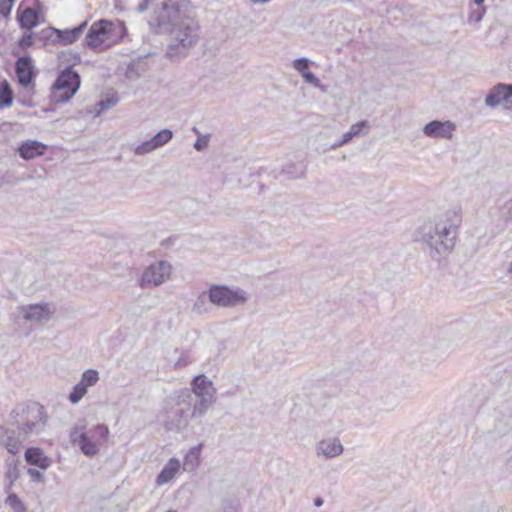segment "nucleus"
<instances>
[{
    "label": "nucleus",
    "mask_w": 512,
    "mask_h": 512,
    "mask_svg": "<svg viewBox=\"0 0 512 512\" xmlns=\"http://www.w3.org/2000/svg\"><path fill=\"white\" fill-rule=\"evenodd\" d=\"M39 13L33 8H26L17 16V21L21 28L32 29L38 24Z\"/></svg>",
    "instance_id": "412c9836"
},
{
    "label": "nucleus",
    "mask_w": 512,
    "mask_h": 512,
    "mask_svg": "<svg viewBox=\"0 0 512 512\" xmlns=\"http://www.w3.org/2000/svg\"><path fill=\"white\" fill-rule=\"evenodd\" d=\"M158 27L171 35L166 55L177 59L187 55L199 38V24L183 13L177 4L163 3L157 15Z\"/></svg>",
    "instance_id": "f257e3e1"
},
{
    "label": "nucleus",
    "mask_w": 512,
    "mask_h": 512,
    "mask_svg": "<svg viewBox=\"0 0 512 512\" xmlns=\"http://www.w3.org/2000/svg\"><path fill=\"white\" fill-rule=\"evenodd\" d=\"M216 389L213 382L205 374L195 376L191 381V389L179 391L176 404L193 405L192 415H205L208 408L216 401Z\"/></svg>",
    "instance_id": "7ed1b4c3"
},
{
    "label": "nucleus",
    "mask_w": 512,
    "mask_h": 512,
    "mask_svg": "<svg viewBox=\"0 0 512 512\" xmlns=\"http://www.w3.org/2000/svg\"><path fill=\"white\" fill-rule=\"evenodd\" d=\"M15 73L18 83L22 87L32 85L36 77L32 58L28 55L19 57L15 62Z\"/></svg>",
    "instance_id": "9b49d317"
},
{
    "label": "nucleus",
    "mask_w": 512,
    "mask_h": 512,
    "mask_svg": "<svg viewBox=\"0 0 512 512\" xmlns=\"http://www.w3.org/2000/svg\"><path fill=\"white\" fill-rule=\"evenodd\" d=\"M156 149H157V147L153 143L152 139H149V140L144 141L141 144H139L135 148L134 152L136 155H145V154H148Z\"/></svg>",
    "instance_id": "c756f323"
},
{
    "label": "nucleus",
    "mask_w": 512,
    "mask_h": 512,
    "mask_svg": "<svg viewBox=\"0 0 512 512\" xmlns=\"http://www.w3.org/2000/svg\"><path fill=\"white\" fill-rule=\"evenodd\" d=\"M99 380V373L95 369H87L82 374L80 383L84 385L86 388L93 386Z\"/></svg>",
    "instance_id": "bb28decb"
},
{
    "label": "nucleus",
    "mask_w": 512,
    "mask_h": 512,
    "mask_svg": "<svg viewBox=\"0 0 512 512\" xmlns=\"http://www.w3.org/2000/svg\"><path fill=\"white\" fill-rule=\"evenodd\" d=\"M323 503H324V500H323V498H322V497H316V498L314 499V505H315L316 507H320V506H322V505H323Z\"/></svg>",
    "instance_id": "49530a36"
},
{
    "label": "nucleus",
    "mask_w": 512,
    "mask_h": 512,
    "mask_svg": "<svg viewBox=\"0 0 512 512\" xmlns=\"http://www.w3.org/2000/svg\"><path fill=\"white\" fill-rule=\"evenodd\" d=\"M458 226H421L418 234V241L422 244V249L433 260L439 261L440 255L453 249L456 240Z\"/></svg>",
    "instance_id": "20e7f679"
},
{
    "label": "nucleus",
    "mask_w": 512,
    "mask_h": 512,
    "mask_svg": "<svg viewBox=\"0 0 512 512\" xmlns=\"http://www.w3.org/2000/svg\"><path fill=\"white\" fill-rule=\"evenodd\" d=\"M173 244V239L171 237L167 238V239H164L162 242H161V245L164 246V247H168L170 245Z\"/></svg>",
    "instance_id": "c03bdc74"
},
{
    "label": "nucleus",
    "mask_w": 512,
    "mask_h": 512,
    "mask_svg": "<svg viewBox=\"0 0 512 512\" xmlns=\"http://www.w3.org/2000/svg\"><path fill=\"white\" fill-rule=\"evenodd\" d=\"M397 403L396 402H393L391 403V407L387 408V409H379V411H391L394 409V407H396Z\"/></svg>",
    "instance_id": "09e8293b"
},
{
    "label": "nucleus",
    "mask_w": 512,
    "mask_h": 512,
    "mask_svg": "<svg viewBox=\"0 0 512 512\" xmlns=\"http://www.w3.org/2000/svg\"><path fill=\"white\" fill-rule=\"evenodd\" d=\"M5 478L14 482L19 478V470L16 464H8V469L5 473Z\"/></svg>",
    "instance_id": "72a5a7b5"
},
{
    "label": "nucleus",
    "mask_w": 512,
    "mask_h": 512,
    "mask_svg": "<svg viewBox=\"0 0 512 512\" xmlns=\"http://www.w3.org/2000/svg\"><path fill=\"white\" fill-rule=\"evenodd\" d=\"M507 272L512 277V262L509 264Z\"/></svg>",
    "instance_id": "8fccbe9b"
},
{
    "label": "nucleus",
    "mask_w": 512,
    "mask_h": 512,
    "mask_svg": "<svg viewBox=\"0 0 512 512\" xmlns=\"http://www.w3.org/2000/svg\"><path fill=\"white\" fill-rule=\"evenodd\" d=\"M172 266L165 260L157 261L148 266L141 277L143 285L153 284L159 286L169 277Z\"/></svg>",
    "instance_id": "9d476101"
},
{
    "label": "nucleus",
    "mask_w": 512,
    "mask_h": 512,
    "mask_svg": "<svg viewBox=\"0 0 512 512\" xmlns=\"http://www.w3.org/2000/svg\"><path fill=\"white\" fill-rule=\"evenodd\" d=\"M181 467L180 461L172 457L168 460V462L163 466L161 471L156 476V484L161 486L170 482L179 471Z\"/></svg>",
    "instance_id": "6ab92c4d"
},
{
    "label": "nucleus",
    "mask_w": 512,
    "mask_h": 512,
    "mask_svg": "<svg viewBox=\"0 0 512 512\" xmlns=\"http://www.w3.org/2000/svg\"><path fill=\"white\" fill-rule=\"evenodd\" d=\"M57 33H58L57 28L47 27V28H44L40 34L43 39L53 41L54 39H52V38L55 36V39H56Z\"/></svg>",
    "instance_id": "e433bc0d"
},
{
    "label": "nucleus",
    "mask_w": 512,
    "mask_h": 512,
    "mask_svg": "<svg viewBox=\"0 0 512 512\" xmlns=\"http://www.w3.org/2000/svg\"><path fill=\"white\" fill-rule=\"evenodd\" d=\"M22 317L25 321L41 322L49 320L53 311L50 309L48 303L30 304L26 307H21Z\"/></svg>",
    "instance_id": "ddd939ff"
},
{
    "label": "nucleus",
    "mask_w": 512,
    "mask_h": 512,
    "mask_svg": "<svg viewBox=\"0 0 512 512\" xmlns=\"http://www.w3.org/2000/svg\"><path fill=\"white\" fill-rule=\"evenodd\" d=\"M118 103V98L116 96L107 97L98 101L94 106V112L96 116L101 115L103 112L111 109Z\"/></svg>",
    "instance_id": "b1692460"
},
{
    "label": "nucleus",
    "mask_w": 512,
    "mask_h": 512,
    "mask_svg": "<svg viewBox=\"0 0 512 512\" xmlns=\"http://www.w3.org/2000/svg\"><path fill=\"white\" fill-rule=\"evenodd\" d=\"M455 128V124L451 121L442 122L434 120L424 126L423 132L426 136L431 138L450 139L453 135V132L455 131Z\"/></svg>",
    "instance_id": "f8f14e48"
},
{
    "label": "nucleus",
    "mask_w": 512,
    "mask_h": 512,
    "mask_svg": "<svg viewBox=\"0 0 512 512\" xmlns=\"http://www.w3.org/2000/svg\"><path fill=\"white\" fill-rule=\"evenodd\" d=\"M27 405L29 406L28 417L31 428H33V434H39L44 430L48 420L45 407L35 401L27 402Z\"/></svg>",
    "instance_id": "4468645a"
},
{
    "label": "nucleus",
    "mask_w": 512,
    "mask_h": 512,
    "mask_svg": "<svg viewBox=\"0 0 512 512\" xmlns=\"http://www.w3.org/2000/svg\"><path fill=\"white\" fill-rule=\"evenodd\" d=\"M5 504L8 505L14 512L27 511L24 502L19 498V496L16 493H9L5 499Z\"/></svg>",
    "instance_id": "393cba45"
},
{
    "label": "nucleus",
    "mask_w": 512,
    "mask_h": 512,
    "mask_svg": "<svg viewBox=\"0 0 512 512\" xmlns=\"http://www.w3.org/2000/svg\"><path fill=\"white\" fill-rule=\"evenodd\" d=\"M369 122L367 120H362L353 124L349 131L343 134L342 143H349L354 137L360 136L363 128H368Z\"/></svg>",
    "instance_id": "5701e85b"
},
{
    "label": "nucleus",
    "mask_w": 512,
    "mask_h": 512,
    "mask_svg": "<svg viewBox=\"0 0 512 512\" xmlns=\"http://www.w3.org/2000/svg\"><path fill=\"white\" fill-rule=\"evenodd\" d=\"M485 0H473L475 4H484Z\"/></svg>",
    "instance_id": "603ef678"
},
{
    "label": "nucleus",
    "mask_w": 512,
    "mask_h": 512,
    "mask_svg": "<svg viewBox=\"0 0 512 512\" xmlns=\"http://www.w3.org/2000/svg\"><path fill=\"white\" fill-rule=\"evenodd\" d=\"M345 144H346V143H342V138H341V139H339L338 141H336V142H334L333 144H331L330 149L335 150V149H337V148H339V147H341V146H343V145H345Z\"/></svg>",
    "instance_id": "37998d69"
},
{
    "label": "nucleus",
    "mask_w": 512,
    "mask_h": 512,
    "mask_svg": "<svg viewBox=\"0 0 512 512\" xmlns=\"http://www.w3.org/2000/svg\"><path fill=\"white\" fill-rule=\"evenodd\" d=\"M187 363L186 361L182 360L181 358L177 361L176 367H182L185 366Z\"/></svg>",
    "instance_id": "de8ad7c7"
},
{
    "label": "nucleus",
    "mask_w": 512,
    "mask_h": 512,
    "mask_svg": "<svg viewBox=\"0 0 512 512\" xmlns=\"http://www.w3.org/2000/svg\"><path fill=\"white\" fill-rule=\"evenodd\" d=\"M13 485H14V481H10V480H9V482L5 485V492L7 493V495H8L9 493H12V492H11V489H12Z\"/></svg>",
    "instance_id": "a18cd8bd"
},
{
    "label": "nucleus",
    "mask_w": 512,
    "mask_h": 512,
    "mask_svg": "<svg viewBox=\"0 0 512 512\" xmlns=\"http://www.w3.org/2000/svg\"><path fill=\"white\" fill-rule=\"evenodd\" d=\"M113 26V22L104 19L93 23L85 37L86 46L92 50L100 48L108 40Z\"/></svg>",
    "instance_id": "1a4fd4ad"
},
{
    "label": "nucleus",
    "mask_w": 512,
    "mask_h": 512,
    "mask_svg": "<svg viewBox=\"0 0 512 512\" xmlns=\"http://www.w3.org/2000/svg\"><path fill=\"white\" fill-rule=\"evenodd\" d=\"M208 141H209L208 136L199 137L197 139V141L194 143V148L197 151H201V150L205 149L208 146Z\"/></svg>",
    "instance_id": "4c0bfd02"
},
{
    "label": "nucleus",
    "mask_w": 512,
    "mask_h": 512,
    "mask_svg": "<svg viewBox=\"0 0 512 512\" xmlns=\"http://www.w3.org/2000/svg\"><path fill=\"white\" fill-rule=\"evenodd\" d=\"M10 424L14 428L0 427V443L7 451L16 455L20 451L22 442L31 434L29 406L26 403L16 405L10 412Z\"/></svg>",
    "instance_id": "f03ea898"
},
{
    "label": "nucleus",
    "mask_w": 512,
    "mask_h": 512,
    "mask_svg": "<svg viewBox=\"0 0 512 512\" xmlns=\"http://www.w3.org/2000/svg\"><path fill=\"white\" fill-rule=\"evenodd\" d=\"M86 393L87 388L79 382L73 386L68 399L72 404H77Z\"/></svg>",
    "instance_id": "cd10ccee"
},
{
    "label": "nucleus",
    "mask_w": 512,
    "mask_h": 512,
    "mask_svg": "<svg viewBox=\"0 0 512 512\" xmlns=\"http://www.w3.org/2000/svg\"><path fill=\"white\" fill-rule=\"evenodd\" d=\"M206 299L217 307L232 308L246 303L248 294L239 287L212 284L198 296L195 306L204 304Z\"/></svg>",
    "instance_id": "423d86ee"
},
{
    "label": "nucleus",
    "mask_w": 512,
    "mask_h": 512,
    "mask_svg": "<svg viewBox=\"0 0 512 512\" xmlns=\"http://www.w3.org/2000/svg\"><path fill=\"white\" fill-rule=\"evenodd\" d=\"M151 0H141L140 4L137 6L136 10L139 13H143L148 9V5Z\"/></svg>",
    "instance_id": "a19ab883"
},
{
    "label": "nucleus",
    "mask_w": 512,
    "mask_h": 512,
    "mask_svg": "<svg viewBox=\"0 0 512 512\" xmlns=\"http://www.w3.org/2000/svg\"><path fill=\"white\" fill-rule=\"evenodd\" d=\"M293 67L303 76L309 71V60L305 57L297 58L293 62Z\"/></svg>",
    "instance_id": "7c9ffc66"
},
{
    "label": "nucleus",
    "mask_w": 512,
    "mask_h": 512,
    "mask_svg": "<svg viewBox=\"0 0 512 512\" xmlns=\"http://www.w3.org/2000/svg\"><path fill=\"white\" fill-rule=\"evenodd\" d=\"M87 26V22L84 21L78 26L72 29L60 30L58 29L57 38L53 42H58L63 45H70L79 39Z\"/></svg>",
    "instance_id": "aec40b11"
},
{
    "label": "nucleus",
    "mask_w": 512,
    "mask_h": 512,
    "mask_svg": "<svg viewBox=\"0 0 512 512\" xmlns=\"http://www.w3.org/2000/svg\"><path fill=\"white\" fill-rule=\"evenodd\" d=\"M343 446L338 438L324 439L318 442L316 451L325 458H334L343 452Z\"/></svg>",
    "instance_id": "a211bd4d"
},
{
    "label": "nucleus",
    "mask_w": 512,
    "mask_h": 512,
    "mask_svg": "<svg viewBox=\"0 0 512 512\" xmlns=\"http://www.w3.org/2000/svg\"><path fill=\"white\" fill-rule=\"evenodd\" d=\"M302 77L304 78L306 83H309L313 87L319 88L322 91H324V88H323V86L321 84V81L311 71H308Z\"/></svg>",
    "instance_id": "473e14b6"
},
{
    "label": "nucleus",
    "mask_w": 512,
    "mask_h": 512,
    "mask_svg": "<svg viewBox=\"0 0 512 512\" xmlns=\"http://www.w3.org/2000/svg\"><path fill=\"white\" fill-rule=\"evenodd\" d=\"M506 212L505 214L509 219H512V199L506 204Z\"/></svg>",
    "instance_id": "79ce46f5"
},
{
    "label": "nucleus",
    "mask_w": 512,
    "mask_h": 512,
    "mask_svg": "<svg viewBox=\"0 0 512 512\" xmlns=\"http://www.w3.org/2000/svg\"><path fill=\"white\" fill-rule=\"evenodd\" d=\"M201 449L202 444H198L197 446L190 448L189 452L185 456V459H187L188 457H194L195 459L198 460L200 457Z\"/></svg>",
    "instance_id": "58836bf2"
},
{
    "label": "nucleus",
    "mask_w": 512,
    "mask_h": 512,
    "mask_svg": "<svg viewBox=\"0 0 512 512\" xmlns=\"http://www.w3.org/2000/svg\"><path fill=\"white\" fill-rule=\"evenodd\" d=\"M177 407L171 408L167 412L166 420H165V428L167 430H175L181 431L185 429L189 420H195L201 418L203 415H192L193 414V405H180Z\"/></svg>",
    "instance_id": "6e6552de"
},
{
    "label": "nucleus",
    "mask_w": 512,
    "mask_h": 512,
    "mask_svg": "<svg viewBox=\"0 0 512 512\" xmlns=\"http://www.w3.org/2000/svg\"><path fill=\"white\" fill-rule=\"evenodd\" d=\"M512 97V84L498 83L493 86L485 98L486 106L495 108Z\"/></svg>",
    "instance_id": "2eb2a0df"
},
{
    "label": "nucleus",
    "mask_w": 512,
    "mask_h": 512,
    "mask_svg": "<svg viewBox=\"0 0 512 512\" xmlns=\"http://www.w3.org/2000/svg\"><path fill=\"white\" fill-rule=\"evenodd\" d=\"M282 172L285 174H290V172L286 171L285 169H282Z\"/></svg>",
    "instance_id": "5fc2aeb1"
},
{
    "label": "nucleus",
    "mask_w": 512,
    "mask_h": 512,
    "mask_svg": "<svg viewBox=\"0 0 512 512\" xmlns=\"http://www.w3.org/2000/svg\"><path fill=\"white\" fill-rule=\"evenodd\" d=\"M14 2V0H0V15L6 19L9 18Z\"/></svg>",
    "instance_id": "2f4dec72"
},
{
    "label": "nucleus",
    "mask_w": 512,
    "mask_h": 512,
    "mask_svg": "<svg viewBox=\"0 0 512 512\" xmlns=\"http://www.w3.org/2000/svg\"><path fill=\"white\" fill-rule=\"evenodd\" d=\"M476 5H477V8L471 9V11L469 13V16H468L469 22L479 23L483 19L484 15L486 13V7L483 4H476Z\"/></svg>",
    "instance_id": "c85d7f7f"
},
{
    "label": "nucleus",
    "mask_w": 512,
    "mask_h": 512,
    "mask_svg": "<svg viewBox=\"0 0 512 512\" xmlns=\"http://www.w3.org/2000/svg\"><path fill=\"white\" fill-rule=\"evenodd\" d=\"M33 45V33H24L22 38L19 40V46L23 49H27Z\"/></svg>",
    "instance_id": "c9c22d12"
},
{
    "label": "nucleus",
    "mask_w": 512,
    "mask_h": 512,
    "mask_svg": "<svg viewBox=\"0 0 512 512\" xmlns=\"http://www.w3.org/2000/svg\"><path fill=\"white\" fill-rule=\"evenodd\" d=\"M80 76L71 67L62 70L51 88L50 100L55 104L68 102L80 88Z\"/></svg>",
    "instance_id": "0eeeda50"
},
{
    "label": "nucleus",
    "mask_w": 512,
    "mask_h": 512,
    "mask_svg": "<svg viewBox=\"0 0 512 512\" xmlns=\"http://www.w3.org/2000/svg\"><path fill=\"white\" fill-rule=\"evenodd\" d=\"M193 131H194L195 133L199 134V132H198V130H197V128H196V127H194V128H193Z\"/></svg>",
    "instance_id": "864d4df0"
},
{
    "label": "nucleus",
    "mask_w": 512,
    "mask_h": 512,
    "mask_svg": "<svg viewBox=\"0 0 512 512\" xmlns=\"http://www.w3.org/2000/svg\"><path fill=\"white\" fill-rule=\"evenodd\" d=\"M27 474L30 476L31 480L35 483H41L44 481V474L35 468H28Z\"/></svg>",
    "instance_id": "f704fd0d"
},
{
    "label": "nucleus",
    "mask_w": 512,
    "mask_h": 512,
    "mask_svg": "<svg viewBox=\"0 0 512 512\" xmlns=\"http://www.w3.org/2000/svg\"><path fill=\"white\" fill-rule=\"evenodd\" d=\"M73 57H74V61L75 62H79L80 61V57H79L78 54H74Z\"/></svg>",
    "instance_id": "3c124183"
},
{
    "label": "nucleus",
    "mask_w": 512,
    "mask_h": 512,
    "mask_svg": "<svg viewBox=\"0 0 512 512\" xmlns=\"http://www.w3.org/2000/svg\"><path fill=\"white\" fill-rule=\"evenodd\" d=\"M47 150V145L37 140H26L21 143L18 153L24 160H31L35 157L42 156Z\"/></svg>",
    "instance_id": "f3484780"
},
{
    "label": "nucleus",
    "mask_w": 512,
    "mask_h": 512,
    "mask_svg": "<svg viewBox=\"0 0 512 512\" xmlns=\"http://www.w3.org/2000/svg\"><path fill=\"white\" fill-rule=\"evenodd\" d=\"M109 428L106 424L99 423L87 430L85 421H79L69 433V439L73 446H77L80 452L87 457H94L100 451V445L107 441Z\"/></svg>",
    "instance_id": "39448f33"
},
{
    "label": "nucleus",
    "mask_w": 512,
    "mask_h": 512,
    "mask_svg": "<svg viewBox=\"0 0 512 512\" xmlns=\"http://www.w3.org/2000/svg\"><path fill=\"white\" fill-rule=\"evenodd\" d=\"M13 103V91L7 80L0 84V108L10 107Z\"/></svg>",
    "instance_id": "4be33fe9"
},
{
    "label": "nucleus",
    "mask_w": 512,
    "mask_h": 512,
    "mask_svg": "<svg viewBox=\"0 0 512 512\" xmlns=\"http://www.w3.org/2000/svg\"><path fill=\"white\" fill-rule=\"evenodd\" d=\"M460 207L458 206H455L452 210V216L448 217L447 221L449 222H460L461 221V217H460Z\"/></svg>",
    "instance_id": "ea45409f"
},
{
    "label": "nucleus",
    "mask_w": 512,
    "mask_h": 512,
    "mask_svg": "<svg viewBox=\"0 0 512 512\" xmlns=\"http://www.w3.org/2000/svg\"><path fill=\"white\" fill-rule=\"evenodd\" d=\"M173 137V132L170 129H163L155 134L151 139L155 146L158 148L167 144Z\"/></svg>",
    "instance_id": "a878e982"
},
{
    "label": "nucleus",
    "mask_w": 512,
    "mask_h": 512,
    "mask_svg": "<svg viewBox=\"0 0 512 512\" xmlns=\"http://www.w3.org/2000/svg\"><path fill=\"white\" fill-rule=\"evenodd\" d=\"M24 458L28 465L40 470H47L52 464L51 458L45 455L40 447L31 446L26 448Z\"/></svg>",
    "instance_id": "dca6fc26"
}]
</instances>
